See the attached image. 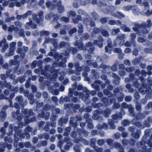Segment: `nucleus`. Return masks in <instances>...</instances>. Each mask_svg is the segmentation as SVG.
<instances>
[{
	"instance_id": "nucleus-1",
	"label": "nucleus",
	"mask_w": 152,
	"mask_h": 152,
	"mask_svg": "<svg viewBox=\"0 0 152 152\" xmlns=\"http://www.w3.org/2000/svg\"><path fill=\"white\" fill-rule=\"evenodd\" d=\"M125 38V36L122 34L119 35L115 40V42H119L118 45H121L124 43L123 39Z\"/></svg>"
},
{
	"instance_id": "nucleus-2",
	"label": "nucleus",
	"mask_w": 152,
	"mask_h": 152,
	"mask_svg": "<svg viewBox=\"0 0 152 152\" xmlns=\"http://www.w3.org/2000/svg\"><path fill=\"white\" fill-rule=\"evenodd\" d=\"M2 44H4V46L1 50V52L2 53H4L5 50L8 48V46L7 44L6 43V40L5 39H3L1 41H0V46Z\"/></svg>"
},
{
	"instance_id": "nucleus-3",
	"label": "nucleus",
	"mask_w": 152,
	"mask_h": 152,
	"mask_svg": "<svg viewBox=\"0 0 152 152\" xmlns=\"http://www.w3.org/2000/svg\"><path fill=\"white\" fill-rule=\"evenodd\" d=\"M31 13V11H28L24 15H18L17 18L19 20L22 17L23 18H26L27 15H29Z\"/></svg>"
},
{
	"instance_id": "nucleus-4",
	"label": "nucleus",
	"mask_w": 152,
	"mask_h": 152,
	"mask_svg": "<svg viewBox=\"0 0 152 152\" xmlns=\"http://www.w3.org/2000/svg\"><path fill=\"white\" fill-rule=\"evenodd\" d=\"M131 10L135 15H137L139 12V10L138 7L135 6L131 7Z\"/></svg>"
},
{
	"instance_id": "nucleus-5",
	"label": "nucleus",
	"mask_w": 152,
	"mask_h": 152,
	"mask_svg": "<svg viewBox=\"0 0 152 152\" xmlns=\"http://www.w3.org/2000/svg\"><path fill=\"white\" fill-rule=\"evenodd\" d=\"M112 49V47H111L110 44L109 43L107 44V46H106L105 48V51L106 52H108L110 54L111 52V50Z\"/></svg>"
},
{
	"instance_id": "nucleus-6",
	"label": "nucleus",
	"mask_w": 152,
	"mask_h": 152,
	"mask_svg": "<svg viewBox=\"0 0 152 152\" xmlns=\"http://www.w3.org/2000/svg\"><path fill=\"white\" fill-rule=\"evenodd\" d=\"M36 25L33 23L31 21H30L29 22L27 23L26 26V27L28 28H29V27L35 28L36 27Z\"/></svg>"
},
{
	"instance_id": "nucleus-7",
	"label": "nucleus",
	"mask_w": 152,
	"mask_h": 152,
	"mask_svg": "<svg viewBox=\"0 0 152 152\" xmlns=\"http://www.w3.org/2000/svg\"><path fill=\"white\" fill-rule=\"evenodd\" d=\"M114 16L115 17L118 18H121L124 17V15L121 13L119 12H117L114 14Z\"/></svg>"
},
{
	"instance_id": "nucleus-8",
	"label": "nucleus",
	"mask_w": 152,
	"mask_h": 152,
	"mask_svg": "<svg viewBox=\"0 0 152 152\" xmlns=\"http://www.w3.org/2000/svg\"><path fill=\"white\" fill-rule=\"evenodd\" d=\"M121 29L124 31H129L130 30V29L129 28L126 27L124 25H121Z\"/></svg>"
},
{
	"instance_id": "nucleus-9",
	"label": "nucleus",
	"mask_w": 152,
	"mask_h": 152,
	"mask_svg": "<svg viewBox=\"0 0 152 152\" xmlns=\"http://www.w3.org/2000/svg\"><path fill=\"white\" fill-rule=\"evenodd\" d=\"M80 0L76 1L73 4V6L76 8H77L80 6Z\"/></svg>"
},
{
	"instance_id": "nucleus-10",
	"label": "nucleus",
	"mask_w": 152,
	"mask_h": 152,
	"mask_svg": "<svg viewBox=\"0 0 152 152\" xmlns=\"http://www.w3.org/2000/svg\"><path fill=\"white\" fill-rule=\"evenodd\" d=\"M94 43L95 45H97L100 48L102 47V46L101 41L98 42L97 40H95L94 41Z\"/></svg>"
},
{
	"instance_id": "nucleus-11",
	"label": "nucleus",
	"mask_w": 152,
	"mask_h": 152,
	"mask_svg": "<svg viewBox=\"0 0 152 152\" xmlns=\"http://www.w3.org/2000/svg\"><path fill=\"white\" fill-rule=\"evenodd\" d=\"M121 124L124 126H126L129 124V122L127 120H123L121 122Z\"/></svg>"
},
{
	"instance_id": "nucleus-12",
	"label": "nucleus",
	"mask_w": 152,
	"mask_h": 152,
	"mask_svg": "<svg viewBox=\"0 0 152 152\" xmlns=\"http://www.w3.org/2000/svg\"><path fill=\"white\" fill-rule=\"evenodd\" d=\"M68 15L70 17H73L75 16L76 13L74 12L71 11L68 13Z\"/></svg>"
},
{
	"instance_id": "nucleus-13",
	"label": "nucleus",
	"mask_w": 152,
	"mask_h": 152,
	"mask_svg": "<svg viewBox=\"0 0 152 152\" xmlns=\"http://www.w3.org/2000/svg\"><path fill=\"white\" fill-rule=\"evenodd\" d=\"M120 29L118 28L113 29L112 31V34L113 35H115L119 32Z\"/></svg>"
},
{
	"instance_id": "nucleus-14",
	"label": "nucleus",
	"mask_w": 152,
	"mask_h": 152,
	"mask_svg": "<svg viewBox=\"0 0 152 152\" xmlns=\"http://www.w3.org/2000/svg\"><path fill=\"white\" fill-rule=\"evenodd\" d=\"M16 45V43L15 42H12L11 43L10 45V47L11 48V49L14 50L15 49V47Z\"/></svg>"
},
{
	"instance_id": "nucleus-15",
	"label": "nucleus",
	"mask_w": 152,
	"mask_h": 152,
	"mask_svg": "<svg viewBox=\"0 0 152 152\" xmlns=\"http://www.w3.org/2000/svg\"><path fill=\"white\" fill-rule=\"evenodd\" d=\"M58 10L60 12H62V11L64 10V7L61 5H60L59 6L58 8Z\"/></svg>"
},
{
	"instance_id": "nucleus-16",
	"label": "nucleus",
	"mask_w": 152,
	"mask_h": 152,
	"mask_svg": "<svg viewBox=\"0 0 152 152\" xmlns=\"http://www.w3.org/2000/svg\"><path fill=\"white\" fill-rule=\"evenodd\" d=\"M121 50L119 48H116L114 50V53H120L121 52Z\"/></svg>"
},
{
	"instance_id": "nucleus-17",
	"label": "nucleus",
	"mask_w": 152,
	"mask_h": 152,
	"mask_svg": "<svg viewBox=\"0 0 152 152\" xmlns=\"http://www.w3.org/2000/svg\"><path fill=\"white\" fill-rule=\"evenodd\" d=\"M132 99V97L130 96H126L125 98V100L126 102H129Z\"/></svg>"
},
{
	"instance_id": "nucleus-18",
	"label": "nucleus",
	"mask_w": 152,
	"mask_h": 152,
	"mask_svg": "<svg viewBox=\"0 0 152 152\" xmlns=\"http://www.w3.org/2000/svg\"><path fill=\"white\" fill-rule=\"evenodd\" d=\"M131 6H126L124 8V10L126 11H128L131 10Z\"/></svg>"
},
{
	"instance_id": "nucleus-19",
	"label": "nucleus",
	"mask_w": 152,
	"mask_h": 152,
	"mask_svg": "<svg viewBox=\"0 0 152 152\" xmlns=\"http://www.w3.org/2000/svg\"><path fill=\"white\" fill-rule=\"evenodd\" d=\"M102 33L103 35L104 36H107L108 35V33L106 31L103 30L102 32Z\"/></svg>"
},
{
	"instance_id": "nucleus-20",
	"label": "nucleus",
	"mask_w": 152,
	"mask_h": 152,
	"mask_svg": "<svg viewBox=\"0 0 152 152\" xmlns=\"http://www.w3.org/2000/svg\"><path fill=\"white\" fill-rule=\"evenodd\" d=\"M124 52L126 53H129L131 52V50L129 48H127L125 49Z\"/></svg>"
},
{
	"instance_id": "nucleus-21",
	"label": "nucleus",
	"mask_w": 152,
	"mask_h": 152,
	"mask_svg": "<svg viewBox=\"0 0 152 152\" xmlns=\"http://www.w3.org/2000/svg\"><path fill=\"white\" fill-rule=\"evenodd\" d=\"M62 20L66 22H68L69 21V19L66 17H63L61 18Z\"/></svg>"
},
{
	"instance_id": "nucleus-22",
	"label": "nucleus",
	"mask_w": 152,
	"mask_h": 152,
	"mask_svg": "<svg viewBox=\"0 0 152 152\" xmlns=\"http://www.w3.org/2000/svg\"><path fill=\"white\" fill-rule=\"evenodd\" d=\"M98 144L100 145H102L103 144V141L102 140H99L98 141Z\"/></svg>"
},
{
	"instance_id": "nucleus-23",
	"label": "nucleus",
	"mask_w": 152,
	"mask_h": 152,
	"mask_svg": "<svg viewBox=\"0 0 152 152\" xmlns=\"http://www.w3.org/2000/svg\"><path fill=\"white\" fill-rule=\"evenodd\" d=\"M144 7L146 9H147L148 8L149 5L147 2H144L143 4Z\"/></svg>"
},
{
	"instance_id": "nucleus-24",
	"label": "nucleus",
	"mask_w": 152,
	"mask_h": 152,
	"mask_svg": "<svg viewBox=\"0 0 152 152\" xmlns=\"http://www.w3.org/2000/svg\"><path fill=\"white\" fill-rule=\"evenodd\" d=\"M147 23H148L147 26L148 27H150L151 26V21L150 20H148L147 21Z\"/></svg>"
},
{
	"instance_id": "nucleus-25",
	"label": "nucleus",
	"mask_w": 152,
	"mask_h": 152,
	"mask_svg": "<svg viewBox=\"0 0 152 152\" xmlns=\"http://www.w3.org/2000/svg\"><path fill=\"white\" fill-rule=\"evenodd\" d=\"M138 41L140 42H143L144 41V39L142 37H139L138 38Z\"/></svg>"
},
{
	"instance_id": "nucleus-26",
	"label": "nucleus",
	"mask_w": 152,
	"mask_h": 152,
	"mask_svg": "<svg viewBox=\"0 0 152 152\" xmlns=\"http://www.w3.org/2000/svg\"><path fill=\"white\" fill-rule=\"evenodd\" d=\"M124 63L126 65H128L130 64V62L129 61L127 60H125L124 61Z\"/></svg>"
},
{
	"instance_id": "nucleus-27",
	"label": "nucleus",
	"mask_w": 152,
	"mask_h": 152,
	"mask_svg": "<svg viewBox=\"0 0 152 152\" xmlns=\"http://www.w3.org/2000/svg\"><path fill=\"white\" fill-rule=\"evenodd\" d=\"M150 14H152V11L151 12H150L149 10H147L146 11V15L148 16L150 15Z\"/></svg>"
},
{
	"instance_id": "nucleus-28",
	"label": "nucleus",
	"mask_w": 152,
	"mask_h": 152,
	"mask_svg": "<svg viewBox=\"0 0 152 152\" xmlns=\"http://www.w3.org/2000/svg\"><path fill=\"white\" fill-rule=\"evenodd\" d=\"M109 23L111 25H114L115 23V22L113 20H110L109 21Z\"/></svg>"
},
{
	"instance_id": "nucleus-29",
	"label": "nucleus",
	"mask_w": 152,
	"mask_h": 152,
	"mask_svg": "<svg viewBox=\"0 0 152 152\" xmlns=\"http://www.w3.org/2000/svg\"><path fill=\"white\" fill-rule=\"evenodd\" d=\"M74 149L76 151V152H80L79 151L78 147L77 146H75L74 147Z\"/></svg>"
},
{
	"instance_id": "nucleus-30",
	"label": "nucleus",
	"mask_w": 152,
	"mask_h": 152,
	"mask_svg": "<svg viewBox=\"0 0 152 152\" xmlns=\"http://www.w3.org/2000/svg\"><path fill=\"white\" fill-rule=\"evenodd\" d=\"M51 17V15L50 14L46 15L45 16V18L47 19H49Z\"/></svg>"
},
{
	"instance_id": "nucleus-31",
	"label": "nucleus",
	"mask_w": 152,
	"mask_h": 152,
	"mask_svg": "<svg viewBox=\"0 0 152 152\" xmlns=\"http://www.w3.org/2000/svg\"><path fill=\"white\" fill-rule=\"evenodd\" d=\"M101 21L102 23H104L107 22V20L105 19V18H103L102 19H101Z\"/></svg>"
},
{
	"instance_id": "nucleus-32",
	"label": "nucleus",
	"mask_w": 152,
	"mask_h": 152,
	"mask_svg": "<svg viewBox=\"0 0 152 152\" xmlns=\"http://www.w3.org/2000/svg\"><path fill=\"white\" fill-rule=\"evenodd\" d=\"M14 2H12V3L10 2V4H9V7H13L14 6Z\"/></svg>"
},
{
	"instance_id": "nucleus-33",
	"label": "nucleus",
	"mask_w": 152,
	"mask_h": 152,
	"mask_svg": "<svg viewBox=\"0 0 152 152\" xmlns=\"http://www.w3.org/2000/svg\"><path fill=\"white\" fill-rule=\"evenodd\" d=\"M14 28V26H12L9 27L8 29V31H12V29Z\"/></svg>"
},
{
	"instance_id": "nucleus-34",
	"label": "nucleus",
	"mask_w": 152,
	"mask_h": 152,
	"mask_svg": "<svg viewBox=\"0 0 152 152\" xmlns=\"http://www.w3.org/2000/svg\"><path fill=\"white\" fill-rule=\"evenodd\" d=\"M12 39V37L11 35H9L8 36L7 39L8 40H10Z\"/></svg>"
},
{
	"instance_id": "nucleus-35",
	"label": "nucleus",
	"mask_w": 152,
	"mask_h": 152,
	"mask_svg": "<svg viewBox=\"0 0 152 152\" xmlns=\"http://www.w3.org/2000/svg\"><path fill=\"white\" fill-rule=\"evenodd\" d=\"M43 96L44 98H46L47 97L48 94L46 92H44L43 94Z\"/></svg>"
},
{
	"instance_id": "nucleus-36",
	"label": "nucleus",
	"mask_w": 152,
	"mask_h": 152,
	"mask_svg": "<svg viewBox=\"0 0 152 152\" xmlns=\"http://www.w3.org/2000/svg\"><path fill=\"white\" fill-rule=\"evenodd\" d=\"M55 148V146L54 145H51L50 146V148L52 150H53Z\"/></svg>"
},
{
	"instance_id": "nucleus-37",
	"label": "nucleus",
	"mask_w": 152,
	"mask_h": 152,
	"mask_svg": "<svg viewBox=\"0 0 152 152\" xmlns=\"http://www.w3.org/2000/svg\"><path fill=\"white\" fill-rule=\"evenodd\" d=\"M120 3V0H116L115 2V4L117 5L119 4Z\"/></svg>"
},
{
	"instance_id": "nucleus-38",
	"label": "nucleus",
	"mask_w": 152,
	"mask_h": 152,
	"mask_svg": "<svg viewBox=\"0 0 152 152\" xmlns=\"http://www.w3.org/2000/svg\"><path fill=\"white\" fill-rule=\"evenodd\" d=\"M42 33L44 34L45 35H48L49 34V32L47 31H43L42 32Z\"/></svg>"
},
{
	"instance_id": "nucleus-39",
	"label": "nucleus",
	"mask_w": 152,
	"mask_h": 152,
	"mask_svg": "<svg viewBox=\"0 0 152 152\" xmlns=\"http://www.w3.org/2000/svg\"><path fill=\"white\" fill-rule=\"evenodd\" d=\"M125 45L126 46H129L130 45V44L129 42H126V43L125 44Z\"/></svg>"
},
{
	"instance_id": "nucleus-40",
	"label": "nucleus",
	"mask_w": 152,
	"mask_h": 152,
	"mask_svg": "<svg viewBox=\"0 0 152 152\" xmlns=\"http://www.w3.org/2000/svg\"><path fill=\"white\" fill-rule=\"evenodd\" d=\"M44 3V1L43 0H41L40 1L39 3V5H42V4Z\"/></svg>"
},
{
	"instance_id": "nucleus-41",
	"label": "nucleus",
	"mask_w": 152,
	"mask_h": 152,
	"mask_svg": "<svg viewBox=\"0 0 152 152\" xmlns=\"http://www.w3.org/2000/svg\"><path fill=\"white\" fill-rule=\"evenodd\" d=\"M39 51L41 53H45V51L44 49H40Z\"/></svg>"
},
{
	"instance_id": "nucleus-42",
	"label": "nucleus",
	"mask_w": 152,
	"mask_h": 152,
	"mask_svg": "<svg viewBox=\"0 0 152 152\" xmlns=\"http://www.w3.org/2000/svg\"><path fill=\"white\" fill-rule=\"evenodd\" d=\"M69 143L67 144L66 146H64V149H67L68 148H69Z\"/></svg>"
},
{
	"instance_id": "nucleus-43",
	"label": "nucleus",
	"mask_w": 152,
	"mask_h": 152,
	"mask_svg": "<svg viewBox=\"0 0 152 152\" xmlns=\"http://www.w3.org/2000/svg\"><path fill=\"white\" fill-rule=\"evenodd\" d=\"M22 45V43L21 42H19L18 43V46H21Z\"/></svg>"
},
{
	"instance_id": "nucleus-44",
	"label": "nucleus",
	"mask_w": 152,
	"mask_h": 152,
	"mask_svg": "<svg viewBox=\"0 0 152 152\" xmlns=\"http://www.w3.org/2000/svg\"><path fill=\"white\" fill-rule=\"evenodd\" d=\"M111 69H113V70L114 71H115L116 70V68L115 67V66H113L112 67H111Z\"/></svg>"
},
{
	"instance_id": "nucleus-45",
	"label": "nucleus",
	"mask_w": 152,
	"mask_h": 152,
	"mask_svg": "<svg viewBox=\"0 0 152 152\" xmlns=\"http://www.w3.org/2000/svg\"><path fill=\"white\" fill-rule=\"evenodd\" d=\"M65 32L64 30H61L60 31V33L62 34H65Z\"/></svg>"
},
{
	"instance_id": "nucleus-46",
	"label": "nucleus",
	"mask_w": 152,
	"mask_h": 152,
	"mask_svg": "<svg viewBox=\"0 0 152 152\" xmlns=\"http://www.w3.org/2000/svg\"><path fill=\"white\" fill-rule=\"evenodd\" d=\"M3 28L4 30H7V26L5 25H4L2 27Z\"/></svg>"
},
{
	"instance_id": "nucleus-47",
	"label": "nucleus",
	"mask_w": 152,
	"mask_h": 152,
	"mask_svg": "<svg viewBox=\"0 0 152 152\" xmlns=\"http://www.w3.org/2000/svg\"><path fill=\"white\" fill-rule=\"evenodd\" d=\"M50 133L53 134L55 133V131L54 129H52L50 131Z\"/></svg>"
},
{
	"instance_id": "nucleus-48",
	"label": "nucleus",
	"mask_w": 152,
	"mask_h": 152,
	"mask_svg": "<svg viewBox=\"0 0 152 152\" xmlns=\"http://www.w3.org/2000/svg\"><path fill=\"white\" fill-rule=\"evenodd\" d=\"M37 141V138H34L33 140V142L34 143H36Z\"/></svg>"
},
{
	"instance_id": "nucleus-49",
	"label": "nucleus",
	"mask_w": 152,
	"mask_h": 152,
	"mask_svg": "<svg viewBox=\"0 0 152 152\" xmlns=\"http://www.w3.org/2000/svg\"><path fill=\"white\" fill-rule=\"evenodd\" d=\"M14 52L13 51H11L10 52V54H9V55L10 56H11V55H14Z\"/></svg>"
},
{
	"instance_id": "nucleus-50",
	"label": "nucleus",
	"mask_w": 152,
	"mask_h": 152,
	"mask_svg": "<svg viewBox=\"0 0 152 152\" xmlns=\"http://www.w3.org/2000/svg\"><path fill=\"white\" fill-rule=\"evenodd\" d=\"M96 0H93L92 1V3L93 4H95L96 3Z\"/></svg>"
},
{
	"instance_id": "nucleus-51",
	"label": "nucleus",
	"mask_w": 152,
	"mask_h": 152,
	"mask_svg": "<svg viewBox=\"0 0 152 152\" xmlns=\"http://www.w3.org/2000/svg\"><path fill=\"white\" fill-rule=\"evenodd\" d=\"M8 4V2H7V1H6V2H4L3 4V5L4 6H7V4Z\"/></svg>"
},
{
	"instance_id": "nucleus-52",
	"label": "nucleus",
	"mask_w": 152,
	"mask_h": 152,
	"mask_svg": "<svg viewBox=\"0 0 152 152\" xmlns=\"http://www.w3.org/2000/svg\"><path fill=\"white\" fill-rule=\"evenodd\" d=\"M68 82H69V80H66L64 81V83L65 85H66V84H65V83H68Z\"/></svg>"
},
{
	"instance_id": "nucleus-53",
	"label": "nucleus",
	"mask_w": 152,
	"mask_h": 152,
	"mask_svg": "<svg viewBox=\"0 0 152 152\" xmlns=\"http://www.w3.org/2000/svg\"><path fill=\"white\" fill-rule=\"evenodd\" d=\"M52 36L53 37H56L57 36V34H53Z\"/></svg>"
},
{
	"instance_id": "nucleus-54",
	"label": "nucleus",
	"mask_w": 152,
	"mask_h": 152,
	"mask_svg": "<svg viewBox=\"0 0 152 152\" xmlns=\"http://www.w3.org/2000/svg\"><path fill=\"white\" fill-rule=\"evenodd\" d=\"M83 11L81 10H78V12L80 14H82Z\"/></svg>"
},
{
	"instance_id": "nucleus-55",
	"label": "nucleus",
	"mask_w": 152,
	"mask_h": 152,
	"mask_svg": "<svg viewBox=\"0 0 152 152\" xmlns=\"http://www.w3.org/2000/svg\"><path fill=\"white\" fill-rule=\"evenodd\" d=\"M30 33L29 32H27L26 33V34L27 36H29L30 35Z\"/></svg>"
},
{
	"instance_id": "nucleus-56",
	"label": "nucleus",
	"mask_w": 152,
	"mask_h": 152,
	"mask_svg": "<svg viewBox=\"0 0 152 152\" xmlns=\"http://www.w3.org/2000/svg\"><path fill=\"white\" fill-rule=\"evenodd\" d=\"M64 45V43L63 42H61L60 43V45H61V47H62Z\"/></svg>"
},
{
	"instance_id": "nucleus-57",
	"label": "nucleus",
	"mask_w": 152,
	"mask_h": 152,
	"mask_svg": "<svg viewBox=\"0 0 152 152\" xmlns=\"http://www.w3.org/2000/svg\"><path fill=\"white\" fill-rule=\"evenodd\" d=\"M90 126V128H93V126L92 124H89L88 125V126Z\"/></svg>"
},
{
	"instance_id": "nucleus-58",
	"label": "nucleus",
	"mask_w": 152,
	"mask_h": 152,
	"mask_svg": "<svg viewBox=\"0 0 152 152\" xmlns=\"http://www.w3.org/2000/svg\"><path fill=\"white\" fill-rule=\"evenodd\" d=\"M152 105V102H149L148 104V107H151Z\"/></svg>"
},
{
	"instance_id": "nucleus-59",
	"label": "nucleus",
	"mask_w": 152,
	"mask_h": 152,
	"mask_svg": "<svg viewBox=\"0 0 152 152\" xmlns=\"http://www.w3.org/2000/svg\"><path fill=\"white\" fill-rule=\"evenodd\" d=\"M15 5L17 7H19L20 6V3L18 2H17L16 3Z\"/></svg>"
},
{
	"instance_id": "nucleus-60",
	"label": "nucleus",
	"mask_w": 152,
	"mask_h": 152,
	"mask_svg": "<svg viewBox=\"0 0 152 152\" xmlns=\"http://www.w3.org/2000/svg\"><path fill=\"white\" fill-rule=\"evenodd\" d=\"M118 129L119 131H122L123 130V128L121 127H118Z\"/></svg>"
},
{
	"instance_id": "nucleus-61",
	"label": "nucleus",
	"mask_w": 152,
	"mask_h": 152,
	"mask_svg": "<svg viewBox=\"0 0 152 152\" xmlns=\"http://www.w3.org/2000/svg\"><path fill=\"white\" fill-rule=\"evenodd\" d=\"M1 77L2 78V79H4L5 77V75H4L2 74L1 75Z\"/></svg>"
},
{
	"instance_id": "nucleus-62",
	"label": "nucleus",
	"mask_w": 152,
	"mask_h": 152,
	"mask_svg": "<svg viewBox=\"0 0 152 152\" xmlns=\"http://www.w3.org/2000/svg\"><path fill=\"white\" fill-rule=\"evenodd\" d=\"M58 130L59 132L60 133H61L62 132V131H61V128H58Z\"/></svg>"
},
{
	"instance_id": "nucleus-63",
	"label": "nucleus",
	"mask_w": 152,
	"mask_h": 152,
	"mask_svg": "<svg viewBox=\"0 0 152 152\" xmlns=\"http://www.w3.org/2000/svg\"><path fill=\"white\" fill-rule=\"evenodd\" d=\"M25 49V52H26L28 50V48L27 47H25L24 48Z\"/></svg>"
},
{
	"instance_id": "nucleus-64",
	"label": "nucleus",
	"mask_w": 152,
	"mask_h": 152,
	"mask_svg": "<svg viewBox=\"0 0 152 152\" xmlns=\"http://www.w3.org/2000/svg\"><path fill=\"white\" fill-rule=\"evenodd\" d=\"M141 2V0H137L136 1V2L137 3H140Z\"/></svg>"
}]
</instances>
